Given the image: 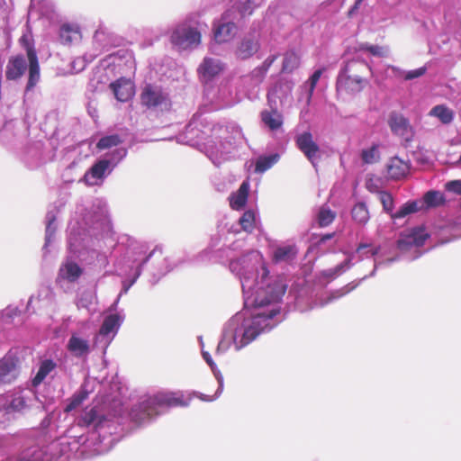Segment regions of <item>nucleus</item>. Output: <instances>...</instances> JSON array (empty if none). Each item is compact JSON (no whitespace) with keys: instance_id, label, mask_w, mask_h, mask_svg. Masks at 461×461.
Here are the masks:
<instances>
[{"instance_id":"obj_36","label":"nucleus","mask_w":461,"mask_h":461,"mask_svg":"<svg viewBox=\"0 0 461 461\" xmlns=\"http://www.w3.org/2000/svg\"><path fill=\"white\" fill-rule=\"evenodd\" d=\"M429 116L437 118L442 124L448 125L455 119V112L446 104H438L430 109Z\"/></svg>"},{"instance_id":"obj_12","label":"nucleus","mask_w":461,"mask_h":461,"mask_svg":"<svg viewBox=\"0 0 461 461\" xmlns=\"http://www.w3.org/2000/svg\"><path fill=\"white\" fill-rule=\"evenodd\" d=\"M141 103L149 108H159L160 110L167 109L169 106V99L159 86L147 85L140 95Z\"/></svg>"},{"instance_id":"obj_16","label":"nucleus","mask_w":461,"mask_h":461,"mask_svg":"<svg viewBox=\"0 0 461 461\" xmlns=\"http://www.w3.org/2000/svg\"><path fill=\"white\" fill-rule=\"evenodd\" d=\"M201 125L200 116H194L186 125L185 131L176 137L177 141L190 146L197 145L199 140L203 139V136L205 134L200 128Z\"/></svg>"},{"instance_id":"obj_15","label":"nucleus","mask_w":461,"mask_h":461,"mask_svg":"<svg viewBox=\"0 0 461 461\" xmlns=\"http://www.w3.org/2000/svg\"><path fill=\"white\" fill-rule=\"evenodd\" d=\"M296 144L298 149L305 155L309 161L316 166L321 158V151L317 143L313 140L310 132H303L297 136Z\"/></svg>"},{"instance_id":"obj_27","label":"nucleus","mask_w":461,"mask_h":461,"mask_svg":"<svg viewBox=\"0 0 461 461\" xmlns=\"http://www.w3.org/2000/svg\"><path fill=\"white\" fill-rule=\"evenodd\" d=\"M26 51L29 63V79L26 86V92H28L36 86L40 79V67L35 50L27 45Z\"/></svg>"},{"instance_id":"obj_20","label":"nucleus","mask_w":461,"mask_h":461,"mask_svg":"<svg viewBox=\"0 0 461 461\" xmlns=\"http://www.w3.org/2000/svg\"><path fill=\"white\" fill-rule=\"evenodd\" d=\"M260 48L258 36L249 34L242 38L237 45L235 55L240 59H247L258 51Z\"/></svg>"},{"instance_id":"obj_13","label":"nucleus","mask_w":461,"mask_h":461,"mask_svg":"<svg viewBox=\"0 0 461 461\" xmlns=\"http://www.w3.org/2000/svg\"><path fill=\"white\" fill-rule=\"evenodd\" d=\"M351 63H348L346 67L339 72L337 79L338 90L346 91L348 93H356L361 91L366 84V80L359 76H350Z\"/></svg>"},{"instance_id":"obj_47","label":"nucleus","mask_w":461,"mask_h":461,"mask_svg":"<svg viewBox=\"0 0 461 461\" xmlns=\"http://www.w3.org/2000/svg\"><path fill=\"white\" fill-rule=\"evenodd\" d=\"M202 356L204 361L210 366L217 382H218V394H221L223 389V377L220 372V370L216 367V365L214 364L211 355L207 352L202 349Z\"/></svg>"},{"instance_id":"obj_50","label":"nucleus","mask_w":461,"mask_h":461,"mask_svg":"<svg viewBox=\"0 0 461 461\" xmlns=\"http://www.w3.org/2000/svg\"><path fill=\"white\" fill-rule=\"evenodd\" d=\"M360 50H366L371 55L381 58L388 57L390 54V50L387 46L370 45L364 43L361 44Z\"/></svg>"},{"instance_id":"obj_64","label":"nucleus","mask_w":461,"mask_h":461,"mask_svg":"<svg viewBox=\"0 0 461 461\" xmlns=\"http://www.w3.org/2000/svg\"><path fill=\"white\" fill-rule=\"evenodd\" d=\"M194 394L198 398H200L202 401H205V402H212L220 396V394H218V390L216 391V393L213 396L206 395V394L200 393H194Z\"/></svg>"},{"instance_id":"obj_56","label":"nucleus","mask_w":461,"mask_h":461,"mask_svg":"<svg viewBox=\"0 0 461 461\" xmlns=\"http://www.w3.org/2000/svg\"><path fill=\"white\" fill-rule=\"evenodd\" d=\"M97 54H95L94 56H91L89 59H86V57H78L76 58L71 62V70L74 73H79L85 69L88 62H91L95 56Z\"/></svg>"},{"instance_id":"obj_30","label":"nucleus","mask_w":461,"mask_h":461,"mask_svg":"<svg viewBox=\"0 0 461 461\" xmlns=\"http://www.w3.org/2000/svg\"><path fill=\"white\" fill-rule=\"evenodd\" d=\"M27 62L28 60L22 55L12 57L6 65V78L15 80L21 77L27 68Z\"/></svg>"},{"instance_id":"obj_55","label":"nucleus","mask_w":461,"mask_h":461,"mask_svg":"<svg viewBox=\"0 0 461 461\" xmlns=\"http://www.w3.org/2000/svg\"><path fill=\"white\" fill-rule=\"evenodd\" d=\"M391 68H392V70L393 72H395L399 76L404 75V78L406 80H411V79H414V78L420 77L422 75H424L425 72H426V68H424V67L419 68L417 69L411 70V71H408V72L402 71L401 69H399L397 68H394V67H392Z\"/></svg>"},{"instance_id":"obj_26","label":"nucleus","mask_w":461,"mask_h":461,"mask_svg":"<svg viewBox=\"0 0 461 461\" xmlns=\"http://www.w3.org/2000/svg\"><path fill=\"white\" fill-rule=\"evenodd\" d=\"M105 164V161H103L102 159L98 160L87 172H86L83 181L87 185H101L105 176L111 173Z\"/></svg>"},{"instance_id":"obj_46","label":"nucleus","mask_w":461,"mask_h":461,"mask_svg":"<svg viewBox=\"0 0 461 461\" xmlns=\"http://www.w3.org/2000/svg\"><path fill=\"white\" fill-rule=\"evenodd\" d=\"M351 213L353 220L359 224H365L369 220L368 210L363 203H357L353 207Z\"/></svg>"},{"instance_id":"obj_53","label":"nucleus","mask_w":461,"mask_h":461,"mask_svg":"<svg viewBox=\"0 0 461 461\" xmlns=\"http://www.w3.org/2000/svg\"><path fill=\"white\" fill-rule=\"evenodd\" d=\"M87 394L88 393L84 388H82V390L78 393L75 394L71 398L70 402L65 407V411L69 412L77 408L87 397Z\"/></svg>"},{"instance_id":"obj_38","label":"nucleus","mask_w":461,"mask_h":461,"mask_svg":"<svg viewBox=\"0 0 461 461\" xmlns=\"http://www.w3.org/2000/svg\"><path fill=\"white\" fill-rule=\"evenodd\" d=\"M126 155L127 149L123 147H118L106 153L102 160L106 162L105 165L109 168V172H112L119 162L126 157Z\"/></svg>"},{"instance_id":"obj_8","label":"nucleus","mask_w":461,"mask_h":461,"mask_svg":"<svg viewBox=\"0 0 461 461\" xmlns=\"http://www.w3.org/2000/svg\"><path fill=\"white\" fill-rule=\"evenodd\" d=\"M428 237L426 230L420 227L406 230L398 240L397 248L402 253L411 252L410 259L418 258L421 255L420 247Z\"/></svg>"},{"instance_id":"obj_48","label":"nucleus","mask_w":461,"mask_h":461,"mask_svg":"<svg viewBox=\"0 0 461 461\" xmlns=\"http://www.w3.org/2000/svg\"><path fill=\"white\" fill-rule=\"evenodd\" d=\"M444 202L443 194L438 191H429L423 196V205L427 207H435Z\"/></svg>"},{"instance_id":"obj_35","label":"nucleus","mask_w":461,"mask_h":461,"mask_svg":"<svg viewBox=\"0 0 461 461\" xmlns=\"http://www.w3.org/2000/svg\"><path fill=\"white\" fill-rule=\"evenodd\" d=\"M249 191V181H244L239 190L230 196V207L234 210H241L247 203Z\"/></svg>"},{"instance_id":"obj_51","label":"nucleus","mask_w":461,"mask_h":461,"mask_svg":"<svg viewBox=\"0 0 461 461\" xmlns=\"http://www.w3.org/2000/svg\"><path fill=\"white\" fill-rule=\"evenodd\" d=\"M299 57L294 52H287L284 57L282 70L292 72L299 66Z\"/></svg>"},{"instance_id":"obj_31","label":"nucleus","mask_w":461,"mask_h":461,"mask_svg":"<svg viewBox=\"0 0 461 461\" xmlns=\"http://www.w3.org/2000/svg\"><path fill=\"white\" fill-rule=\"evenodd\" d=\"M257 225V215L253 210L246 211L240 218L238 223L231 226L230 234L239 233L240 230L247 233H251Z\"/></svg>"},{"instance_id":"obj_61","label":"nucleus","mask_w":461,"mask_h":461,"mask_svg":"<svg viewBox=\"0 0 461 461\" xmlns=\"http://www.w3.org/2000/svg\"><path fill=\"white\" fill-rule=\"evenodd\" d=\"M446 189L449 192L461 194V180H454L447 182L446 184Z\"/></svg>"},{"instance_id":"obj_37","label":"nucleus","mask_w":461,"mask_h":461,"mask_svg":"<svg viewBox=\"0 0 461 461\" xmlns=\"http://www.w3.org/2000/svg\"><path fill=\"white\" fill-rule=\"evenodd\" d=\"M46 223L45 243L43 246V250L45 252L48 250V247L51 244L57 230L56 212L53 210L47 212Z\"/></svg>"},{"instance_id":"obj_24","label":"nucleus","mask_w":461,"mask_h":461,"mask_svg":"<svg viewBox=\"0 0 461 461\" xmlns=\"http://www.w3.org/2000/svg\"><path fill=\"white\" fill-rule=\"evenodd\" d=\"M93 225H97L95 228H101L104 231L111 230V222L108 215V208L105 202L96 200L93 204V217L91 220Z\"/></svg>"},{"instance_id":"obj_49","label":"nucleus","mask_w":461,"mask_h":461,"mask_svg":"<svg viewBox=\"0 0 461 461\" xmlns=\"http://www.w3.org/2000/svg\"><path fill=\"white\" fill-rule=\"evenodd\" d=\"M122 142V139L117 134L108 135L101 138L97 142L96 147L99 149H106L117 146Z\"/></svg>"},{"instance_id":"obj_28","label":"nucleus","mask_w":461,"mask_h":461,"mask_svg":"<svg viewBox=\"0 0 461 461\" xmlns=\"http://www.w3.org/2000/svg\"><path fill=\"white\" fill-rule=\"evenodd\" d=\"M388 124L391 131L396 135L408 139L411 134V127L409 121L401 113H392L389 116Z\"/></svg>"},{"instance_id":"obj_7","label":"nucleus","mask_w":461,"mask_h":461,"mask_svg":"<svg viewBox=\"0 0 461 461\" xmlns=\"http://www.w3.org/2000/svg\"><path fill=\"white\" fill-rule=\"evenodd\" d=\"M380 247H373L371 244L368 243H360L355 253H353L349 258H348L344 262L338 265L334 269L329 270V275L332 277H335L347 269H348L351 266V260L357 258L359 260L364 258H368L372 257H375V268L371 274L373 276L375 274V269L378 266L384 263V260L382 259V252H381Z\"/></svg>"},{"instance_id":"obj_1","label":"nucleus","mask_w":461,"mask_h":461,"mask_svg":"<svg viewBox=\"0 0 461 461\" xmlns=\"http://www.w3.org/2000/svg\"><path fill=\"white\" fill-rule=\"evenodd\" d=\"M229 268L240 281L245 309L225 324L218 354L226 352L231 345L240 350L272 330L279 321V303L287 288L282 276L269 275L267 264L258 250L230 259Z\"/></svg>"},{"instance_id":"obj_2","label":"nucleus","mask_w":461,"mask_h":461,"mask_svg":"<svg viewBox=\"0 0 461 461\" xmlns=\"http://www.w3.org/2000/svg\"><path fill=\"white\" fill-rule=\"evenodd\" d=\"M188 401H185L184 394L180 392H159L149 397L141 402L140 409L141 416L138 417L134 412L132 416L140 422L160 414L164 409L172 406H186Z\"/></svg>"},{"instance_id":"obj_62","label":"nucleus","mask_w":461,"mask_h":461,"mask_svg":"<svg viewBox=\"0 0 461 461\" xmlns=\"http://www.w3.org/2000/svg\"><path fill=\"white\" fill-rule=\"evenodd\" d=\"M405 204L408 207V211H409L410 214L412 212H416L424 207L422 201L408 202Z\"/></svg>"},{"instance_id":"obj_40","label":"nucleus","mask_w":461,"mask_h":461,"mask_svg":"<svg viewBox=\"0 0 461 461\" xmlns=\"http://www.w3.org/2000/svg\"><path fill=\"white\" fill-rule=\"evenodd\" d=\"M57 364L51 359H45L41 361L39 370L32 380L34 386L41 384L52 371L55 370Z\"/></svg>"},{"instance_id":"obj_42","label":"nucleus","mask_w":461,"mask_h":461,"mask_svg":"<svg viewBox=\"0 0 461 461\" xmlns=\"http://www.w3.org/2000/svg\"><path fill=\"white\" fill-rule=\"evenodd\" d=\"M262 121L271 130H276L281 127L283 121L282 116L276 111L267 112L264 111L261 113Z\"/></svg>"},{"instance_id":"obj_59","label":"nucleus","mask_w":461,"mask_h":461,"mask_svg":"<svg viewBox=\"0 0 461 461\" xmlns=\"http://www.w3.org/2000/svg\"><path fill=\"white\" fill-rule=\"evenodd\" d=\"M356 286H357V285H346L340 291H337V292L333 293L325 302L321 303L320 305L323 306V305L329 303L330 302H331L333 299H337V298L341 297L342 295L349 293Z\"/></svg>"},{"instance_id":"obj_52","label":"nucleus","mask_w":461,"mask_h":461,"mask_svg":"<svg viewBox=\"0 0 461 461\" xmlns=\"http://www.w3.org/2000/svg\"><path fill=\"white\" fill-rule=\"evenodd\" d=\"M361 158L366 164H374L379 159V150L377 145H373L368 149H363Z\"/></svg>"},{"instance_id":"obj_45","label":"nucleus","mask_w":461,"mask_h":461,"mask_svg":"<svg viewBox=\"0 0 461 461\" xmlns=\"http://www.w3.org/2000/svg\"><path fill=\"white\" fill-rule=\"evenodd\" d=\"M279 159V155L272 154L269 156H264L258 158L256 162L255 171L257 173H264L275 165Z\"/></svg>"},{"instance_id":"obj_44","label":"nucleus","mask_w":461,"mask_h":461,"mask_svg":"<svg viewBox=\"0 0 461 461\" xmlns=\"http://www.w3.org/2000/svg\"><path fill=\"white\" fill-rule=\"evenodd\" d=\"M95 302V294L93 290L81 291L77 295V305L78 308L89 310Z\"/></svg>"},{"instance_id":"obj_23","label":"nucleus","mask_w":461,"mask_h":461,"mask_svg":"<svg viewBox=\"0 0 461 461\" xmlns=\"http://www.w3.org/2000/svg\"><path fill=\"white\" fill-rule=\"evenodd\" d=\"M234 149L233 143L230 141L222 142L219 144L209 145L207 147V156L215 166L221 165L223 161L229 159L230 154Z\"/></svg>"},{"instance_id":"obj_17","label":"nucleus","mask_w":461,"mask_h":461,"mask_svg":"<svg viewBox=\"0 0 461 461\" xmlns=\"http://www.w3.org/2000/svg\"><path fill=\"white\" fill-rule=\"evenodd\" d=\"M67 349L75 357L86 358L91 351L90 340L82 334L74 332L68 340Z\"/></svg>"},{"instance_id":"obj_3","label":"nucleus","mask_w":461,"mask_h":461,"mask_svg":"<svg viewBox=\"0 0 461 461\" xmlns=\"http://www.w3.org/2000/svg\"><path fill=\"white\" fill-rule=\"evenodd\" d=\"M17 359L12 356H5L0 359V392L5 384L15 381L19 375ZM8 401L0 396V429H5L14 420V416L9 409Z\"/></svg>"},{"instance_id":"obj_63","label":"nucleus","mask_w":461,"mask_h":461,"mask_svg":"<svg viewBox=\"0 0 461 461\" xmlns=\"http://www.w3.org/2000/svg\"><path fill=\"white\" fill-rule=\"evenodd\" d=\"M409 214L410 212L408 211V207L406 206V204H403L396 212L392 213L391 216L393 219H402Z\"/></svg>"},{"instance_id":"obj_33","label":"nucleus","mask_w":461,"mask_h":461,"mask_svg":"<svg viewBox=\"0 0 461 461\" xmlns=\"http://www.w3.org/2000/svg\"><path fill=\"white\" fill-rule=\"evenodd\" d=\"M409 164L398 157L390 159L387 165V173L392 179H401L409 172Z\"/></svg>"},{"instance_id":"obj_34","label":"nucleus","mask_w":461,"mask_h":461,"mask_svg":"<svg viewBox=\"0 0 461 461\" xmlns=\"http://www.w3.org/2000/svg\"><path fill=\"white\" fill-rule=\"evenodd\" d=\"M232 9L239 13L240 17L251 15L254 10L261 6L265 0H230Z\"/></svg>"},{"instance_id":"obj_21","label":"nucleus","mask_w":461,"mask_h":461,"mask_svg":"<svg viewBox=\"0 0 461 461\" xmlns=\"http://www.w3.org/2000/svg\"><path fill=\"white\" fill-rule=\"evenodd\" d=\"M24 320L22 311L17 306L9 305L0 312V331L22 325Z\"/></svg>"},{"instance_id":"obj_60","label":"nucleus","mask_w":461,"mask_h":461,"mask_svg":"<svg viewBox=\"0 0 461 461\" xmlns=\"http://www.w3.org/2000/svg\"><path fill=\"white\" fill-rule=\"evenodd\" d=\"M322 72H323V69L320 68V69H317L312 75V77H310L309 81H308V85H309V98H311L313 91H314V88L319 81V79L321 78V75H322Z\"/></svg>"},{"instance_id":"obj_11","label":"nucleus","mask_w":461,"mask_h":461,"mask_svg":"<svg viewBox=\"0 0 461 461\" xmlns=\"http://www.w3.org/2000/svg\"><path fill=\"white\" fill-rule=\"evenodd\" d=\"M234 11L228 10L213 24V35L217 42L222 43L230 41L237 33L234 23Z\"/></svg>"},{"instance_id":"obj_57","label":"nucleus","mask_w":461,"mask_h":461,"mask_svg":"<svg viewBox=\"0 0 461 461\" xmlns=\"http://www.w3.org/2000/svg\"><path fill=\"white\" fill-rule=\"evenodd\" d=\"M379 199L383 204L384 210L392 214L393 208V199L392 194L388 192L381 191L379 193Z\"/></svg>"},{"instance_id":"obj_58","label":"nucleus","mask_w":461,"mask_h":461,"mask_svg":"<svg viewBox=\"0 0 461 461\" xmlns=\"http://www.w3.org/2000/svg\"><path fill=\"white\" fill-rule=\"evenodd\" d=\"M285 90L284 92L281 91V86H275L269 92H268V98H272L273 96L282 98L285 95H286L292 89V86L290 83L285 84Z\"/></svg>"},{"instance_id":"obj_22","label":"nucleus","mask_w":461,"mask_h":461,"mask_svg":"<svg viewBox=\"0 0 461 461\" xmlns=\"http://www.w3.org/2000/svg\"><path fill=\"white\" fill-rule=\"evenodd\" d=\"M298 253L294 244L285 243L273 247L271 259L274 264H289L294 261Z\"/></svg>"},{"instance_id":"obj_32","label":"nucleus","mask_w":461,"mask_h":461,"mask_svg":"<svg viewBox=\"0 0 461 461\" xmlns=\"http://www.w3.org/2000/svg\"><path fill=\"white\" fill-rule=\"evenodd\" d=\"M59 41L62 44L68 45L81 39L80 28L77 23H63L59 28Z\"/></svg>"},{"instance_id":"obj_25","label":"nucleus","mask_w":461,"mask_h":461,"mask_svg":"<svg viewBox=\"0 0 461 461\" xmlns=\"http://www.w3.org/2000/svg\"><path fill=\"white\" fill-rule=\"evenodd\" d=\"M68 245L70 251L79 253L85 240V229L76 221H71L68 227Z\"/></svg>"},{"instance_id":"obj_29","label":"nucleus","mask_w":461,"mask_h":461,"mask_svg":"<svg viewBox=\"0 0 461 461\" xmlns=\"http://www.w3.org/2000/svg\"><path fill=\"white\" fill-rule=\"evenodd\" d=\"M115 98L120 102H127L134 95V86L131 80L120 78L110 85Z\"/></svg>"},{"instance_id":"obj_43","label":"nucleus","mask_w":461,"mask_h":461,"mask_svg":"<svg viewBox=\"0 0 461 461\" xmlns=\"http://www.w3.org/2000/svg\"><path fill=\"white\" fill-rule=\"evenodd\" d=\"M219 98L222 101L225 106L233 105L239 101L236 97L233 87L227 84L221 86L219 90Z\"/></svg>"},{"instance_id":"obj_19","label":"nucleus","mask_w":461,"mask_h":461,"mask_svg":"<svg viewBox=\"0 0 461 461\" xmlns=\"http://www.w3.org/2000/svg\"><path fill=\"white\" fill-rule=\"evenodd\" d=\"M224 64L217 58L205 57L198 68L199 76L203 82H208L221 73Z\"/></svg>"},{"instance_id":"obj_54","label":"nucleus","mask_w":461,"mask_h":461,"mask_svg":"<svg viewBox=\"0 0 461 461\" xmlns=\"http://www.w3.org/2000/svg\"><path fill=\"white\" fill-rule=\"evenodd\" d=\"M35 299L39 301H43V303L46 304L50 302L51 299V290L50 287H42L39 290L38 296L35 298L34 296H31L27 303V311H30L32 304Z\"/></svg>"},{"instance_id":"obj_39","label":"nucleus","mask_w":461,"mask_h":461,"mask_svg":"<svg viewBox=\"0 0 461 461\" xmlns=\"http://www.w3.org/2000/svg\"><path fill=\"white\" fill-rule=\"evenodd\" d=\"M276 55H271L268 58L266 59V60L263 62V64L256 68L250 74V78L254 81L255 85H258L262 82L264 79L267 70L271 67V65L275 62L276 59Z\"/></svg>"},{"instance_id":"obj_5","label":"nucleus","mask_w":461,"mask_h":461,"mask_svg":"<svg viewBox=\"0 0 461 461\" xmlns=\"http://www.w3.org/2000/svg\"><path fill=\"white\" fill-rule=\"evenodd\" d=\"M4 398L8 401V407L14 413L24 414L31 410L42 411L45 406L36 393L31 388L14 390Z\"/></svg>"},{"instance_id":"obj_41","label":"nucleus","mask_w":461,"mask_h":461,"mask_svg":"<svg viewBox=\"0 0 461 461\" xmlns=\"http://www.w3.org/2000/svg\"><path fill=\"white\" fill-rule=\"evenodd\" d=\"M336 213L327 205L320 207L316 221L321 227H326L330 225L335 219Z\"/></svg>"},{"instance_id":"obj_6","label":"nucleus","mask_w":461,"mask_h":461,"mask_svg":"<svg viewBox=\"0 0 461 461\" xmlns=\"http://www.w3.org/2000/svg\"><path fill=\"white\" fill-rule=\"evenodd\" d=\"M127 240L129 242L128 255L129 258H132L131 268L134 269V271L131 275L132 278L131 279V281L129 283L124 281L122 284V293L124 294H126L128 290L131 288V286L136 282V280L141 274L142 266L148 262V260L154 253V251H152L146 256L148 247L145 243L140 242L131 238H128Z\"/></svg>"},{"instance_id":"obj_9","label":"nucleus","mask_w":461,"mask_h":461,"mask_svg":"<svg viewBox=\"0 0 461 461\" xmlns=\"http://www.w3.org/2000/svg\"><path fill=\"white\" fill-rule=\"evenodd\" d=\"M123 320L124 315L121 313H112L106 316L98 334L95 336V344L101 345L105 349L117 334Z\"/></svg>"},{"instance_id":"obj_4","label":"nucleus","mask_w":461,"mask_h":461,"mask_svg":"<svg viewBox=\"0 0 461 461\" xmlns=\"http://www.w3.org/2000/svg\"><path fill=\"white\" fill-rule=\"evenodd\" d=\"M171 42L181 50L194 49L201 42L199 23L194 18H186L173 29Z\"/></svg>"},{"instance_id":"obj_18","label":"nucleus","mask_w":461,"mask_h":461,"mask_svg":"<svg viewBox=\"0 0 461 461\" xmlns=\"http://www.w3.org/2000/svg\"><path fill=\"white\" fill-rule=\"evenodd\" d=\"M83 274L82 267L71 258H67L60 266L57 276V283H75Z\"/></svg>"},{"instance_id":"obj_14","label":"nucleus","mask_w":461,"mask_h":461,"mask_svg":"<svg viewBox=\"0 0 461 461\" xmlns=\"http://www.w3.org/2000/svg\"><path fill=\"white\" fill-rule=\"evenodd\" d=\"M221 240V236L213 237L208 248L209 252L214 254L213 257L219 259L230 258L232 252L241 249L244 245V242L240 240H237L227 245L226 241L230 239L226 237L222 245L220 246Z\"/></svg>"},{"instance_id":"obj_10","label":"nucleus","mask_w":461,"mask_h":461,"mask_svg":"<svg viewBox=\"0 0 461 461\" xmlns=\"http://www.w3.org/2000/svg\"><path fill=\"white\" fill-rule=\"evenodd\" d=\"M113 421L103 414L96 408L86 409L77 419V427H92L101 432L107 429L109 434H113Z\"/></svg>"}]
</instances>
